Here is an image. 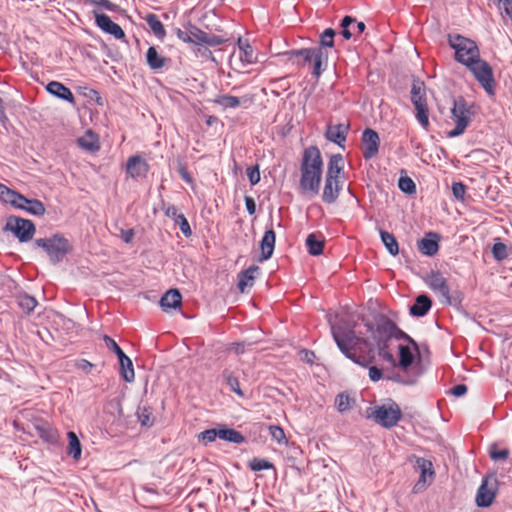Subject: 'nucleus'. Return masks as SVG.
Wrapping results in <instances>:
<instances>
[{"label":"nucleus","mask_w":512,"mask_h":512,"mask_svg":"<svg viewBox=\"0 0 512 512\" xmlns=\"http://www.w3.org/2000/svg\"><path fill=\"white\" fill-rule=\"evenodd\" d=\"M448 43L454 50L455 60L472 73L487 94L494 95L495 79L492 67L481 59L476 42L460 34H449Z\"/></svg>","instance_id":"nucleus-1"},{"label":"nucleus","mask_w":512,"mask_h":512,"mask_svg":"<svg viewBox=\"0 0 512 512\" xmlns=\"http://www.w3.org/2000/svg\"><path fill=\"white\" fill-rule=\"evenodd\" d=\"M300 189L304 195L316 196L320 190L323 173V160L319 149L310 146L305 149L300 166Z\"/></svg>","instance_id":"nucleus-2"},{"label":"nucleus","mask_w":512,"mask_h":512,"mask_svg":"<svg viewBox=\"0 0 512 512\" xmlns=\"http://www.w3.org/2000/svg\"><path fill=\"white\" fill-rule=\"evenodd\" d=\"M333 339L342 354L353 363L366 367L368 361L361 360L351 351L359 344H367V341L355 335L353 329L346 323L331 324Z\"/></svg>","instance_id":"nucleus-3"},{"label":"nucleus","mask_w":512,"mask_h":512,"mask_svg":"<svg viewBox=\"0 0 512 512\" xmlns=\"http://www.w3.org/2000/svg\"><path fill=\"white\" fill-rule=\"evenodd\" d=\"M343 177V158L340 154L332 155L328 162L322 193L324 203L332 204L337 200L343 186Z\"/></svg>","instance_id":"nucleus-4"},{"label":"nucleus","mask_w":512,"mask_h":512,"mask_svg":"<svg viewBox=\"0 0 512 512\" xmlns=\"http://www.w3.org/2000/svg\"><path fill=\"white\" fill-rule=\"evenodd\" d=\"M175 34L177 38L186 44H191L196 46H210L215 47L221 45L226 42L225 39L216 36L207 34L198 26L194 25L191 22H187L184 25V29L176 28Z\"/></svg>","instance_id":"nucleus-5"},{"label":"nucleus","mask_w":512,"mask_h":512,"mask_svg":"<svg viewBox=\"0 0 512 512\" xmlns=\"http://www.w3.org/2000/svg\"><path fill=\"white\" fill-rule=\"evenodd\" d=\"M366 417L384 428H392L401 420L402 412L395 402L390 401L367 408Z\"/></svg>","instance_id":"nucleus-6"},{"label":"nucleus","mask_w":512,"mask_h":512,"mask_svg":"<svg viewBox=\"0 0 512 512\" xmlns=\"http://www.w3.org/2000/svg\"><path fill=\"white\" fill-rule=\"evenodd\" d=\"M289 59L300 58L299 65L305 66L313 63V74L320 76L327 65L328 55L321 47L290 51Z\"/></svg>","instance_id":"nucleus-7"},{"label":"nucleus","mask_w":512,"mask_h":512,"mask_svg":"<svg viewBox=\"0 0 512 512\" xmlns=\"http://www.w3.org/2000/svg\"><path fill=\"white\" fill-rule=\"evenodd\" d=\"M35 244L45 251L49 260L54 264L62 261L71 250L68 240L59 234L37 239Z\"/></svg>","instance_id":"nucleus-8"},{"label":"nucleus","mask_w":512,"mask_h":512,"mask_svg":"<svg viewBox=\"0 0 512 512\" xmlns=\"http://www.w3.org/2000/svg\"><path fill=\"white\" fill-rule=\"evenodd\" d=\"M472 114L471 107L463 98L454 100L451 108V119L455 127L447 132V136L455 138L462 135L471 122Z\"/></svg>","instance_id":"nucleus-9"},{"label":"nucleus","mask_w":512,"mask_h":512,"mask_svg":"<svg viewBox=\"0 0 512 512\" xmlns=\"http://www.w3.org/2000/svg\"><path fill=\"white\" fill-rule=\"evenodd\" d=\"M426 89L424 82L416 80L411 89V101L416 109V119L425 129L429 128V110L426 103Z\"/></svg>","instance_id":"nucleus-10"},{"label":"nucleus","mask_w":512,"mask_h":512,"mask_svg":"<svg viewBox=\"0 0 512 512\" xmlns=\"http://www.w3.org/2000/svg\"><path fill=\"white\" fill-rule=\"evenodd\" d=\"M499 483L495 473L486 475L477 490L475 503L480 508L490 507L498 492Z\"/></svg>","instance_id":"nucleus-11"},{"label":"nucleus","mask_w":512,"mask_h":512,"mask_svg":"<svg viewBox=\"0 0 512 512\" xmlns=\"http://www.w3.org/2000/svg\"><path fill=\"white\" fill-rule=\"evenodd\" d=\"M4 230L11 232L20 243H27L32 240L36 228L31 220L10 216L6 220Z\"/></svg>","instance_id":"nucleus-12"},{"label":"nucleus","mask_w":512,"mask_h":512,"mask_svg":"<svg viewBox=\"0 0 512 512\" xmlns=\"http://www.w3.org/2000/svg\"><path fill=\"white\" fill-rule=\"evenodd\" d=\"M425 284L436 295L439 302L451 305L453 299L446 278L440 272L432 271L425 279Z\"/></svg>","instance_id":"nucleus-13"},{"label":"nucleus","mask_w":512,"mask_h":512,"mask_svg":"<svg viewBox=\"0 0 512 512\" xmlns=\"http://www.w3.org/2000/svg\"><path fill=\"white\" fill-rule=\"evenodd\" d=\"M367 328L371 331L372 338L374 339L378 348H380L382 344H384L388 339L392 337L398 338L405 335L390 321H383L382 323L378 324L375 329H373L370 325H367Z\"/></svg>","instance_id":"nucleus-14"},{"label":"nucleus","mask_w":512,"mask_h":512,"mask_svg":"<svg viewBox=\"0 0 512 512\" xmlns=\"http://www.w3.org/2000/svg\"><path fill=\"white\" fill-rule=\"evenodd\" d=\"M95 23L97 27L104 33L112 35L115 39H123L125 33L123 29L113 22L106 14L99 12L98 10L93 11Z\"/></svg>","instance_id":"nucleus-15"},{"label":"nucleus","mask_w":512,"mask_h":512,"mask_svg":"<svg viewBox=\"0 0 512 512\" xmlns=\"http://www.w3.org/2000/svg\"><path fill=\"white\" fill-rule=\"evenodd\" d=\"M363 156L370 159L377 155L379 150L380 139L373 129H365L362 134Z\"/></svg>","instance_id":"nucleus-16"},{"label":"nucleus","mask_w":512,"mask_h":512,"mask_svg":"<svg viewBox=\"0 0 512 512\" xmlns=\"http://www.w3.org/2000/svg\"><path fill=\"white\" fill-rule=\"evenodd\" d=\"M182 304V295L178 289L168 290L160 299L159 305L165 313L179 311Z\"/></svg>","instance_id":"nucleus-17"},{"label":"nucleus","mask_w":512,"mask_h":512,"mask_svg":"<svg viewBox=\"0 0 512 512\" xmlns=\"http://www.w3.org/2000/svg\"><path fill=\"white\" fill-rule=\"evenodd\" d=\"M149 171V164L139 155L128 158L126 172L132 179L145 177Z\"/></svg>","instance_id":"nucleus-18"},{"label":"nucleus","mask_w":512,"mask_h":512,"mask_svg":"<svg viewBox=\"0 0 512 512\" xmlns=\"http://www.w3.org/2000/svg\"><path fill=\"white\" fill-rule=\"evenodd\" d=\"M417 466L420 470V478L414 489L424 488L427 486L428 480L431 482L434 478L433 464L430 460L424 458H418L416 460Z\"/></svg>","instance_id":"nucleus-19"},{"label":"nucleus","mask_w":512,"mask_h":512,"mask_svg":"<svg viewBox=\"0 0 512 512\" xmlns=\"http://www.w3.org/2000/svg\"><path fill=\"white\" fill-rule=\"evenodd\" d=\"M406 339H408L413 347L407 346V345H400L399 346V367L403 371H407L408 368L413 364L414 362V351H417V345L416 343L407 335H404Z\"/></svg>","instance_id":"nucleus-20"},{"label":"nucleus","mask_w":512,"mask_h":512,"mask_svg":"<svg viewBox=\"0 0 512 512\" xmlns=\"http://www.w3.org/2000/svg\"><path fill=\"white\" fill-rule=\"evenodd\" d=\"M418 250L425 256H434L439 250V236L429 233L418 242Z\"/></svg>","instance_id":"nucleus-21"},{"label":"nucleus","mask_w":512,"mask_h":512,"mask_svg":"<svg viewBox=\"0 0 512 512\" xmlns=\"http://www.w3.org/2000/svg\"><path fill=\"white\" fill-rule=\"evenodd\" d=\"M46 90L48 93L61 100L67 101L70 104L75 103L74 95L70 89L58 81L49 82L46 86Z\"/></svg>","instance_id":"nucleus-22"},{"label":"nucleus","mask_w":512,"mask_h":512,"mask_svg":"<svg viewBox=\"0 0 512 512\" xmlns=\"http://www.w3.org/2000/svg\"><path fill=\"white\" fill-rule=\"evenodd\" d=\"M347 132L348 125L338 124L334 126H329L326 130L325 136L329 141L337 144L340 147H343L346 141Z\"/></svg>","instance_id":"nucleus-23"},{"label":"nucleus","mask_w":512,"mask_h":512,"mask_svg":"<svg viewBox=\"0 0 512 512\" xmlns=\"http://www.w3.org/2000/svg\"><path fill=\"white\" fill-rule=\"evenodd\" d=\"M275 247V233L273 230H267L261 241H260V251H261V257L260 261L268 260L274 251Z\"/></svg>","instance_id":"nucleus-24"},{"label":"nucleus","mask_w":512,"mask_h":512,"mask_svg":"<svg viewBox=\"0 0 512 512\" xmlns=\"http://www.w3.org/2000/svg\"><path fill=\"white\" fill-rule=\"evenodd\" d=\"M258 271L259 267L253 265L240 273L238 288L241 293H244L247 288H251L254 285L256 274L258 273Z\"/></svg>","instance_id":"nucleus-25"},{"label":"nucleus","mask_w":512,"mask_h":512,"mask_svg":"<svg viewBox=\"0 0 512 512\" xmlns=\"http://www.w3.org/2000/svg\"><path fill=\"white\" fill-rule=\"evenodd\" d=\"M77 143L88 152H97L100 149L98 136L91 130H88L82 137H79Z\"/></svg>","instance_id":"nucleus-26"},{"label":"nucleus","mask_w":512,"mask_h":512,"mask_svg":"<svg viewBox=\"0 0 512 512\" xmlns=\"http://www.w3.org/2000/svg\"><path fill=\"white\" fill-rule=\"evenodd\" d=\"M218 438L234 444H241L245 441L244 436L240 432L226 425L218 426Z\"/></svg>","instance_id":"nucleus-27"},{"label":"nucleus","mask_w":512,"mask_h":512,"mask_svg":"<svg viewBox=\"0 0 512 512\" xmlns=\"http://www.w3.org/2000/svg\"><path fill=\"white\" fill-rule=\"evenodd\" d=\"M237 45L240 50V62L241 67L251 65L255 62L254 52L251 45L247 40H243L241 37L237 40Z\"/></svg>","instance_id":"nucleus-28"},{"label":"nucleus","mask_w":512,"mask_h":512,"mask_svg":"<svg viewBox=\"0 0 512 512\" xmlns=\"http://www.w3.org/2000/svg\"><path fill=\"white\" fill-rule=\"evenodd\" d=\"M432 301L426 295H419L415 304L410 307V314L416 317H423L430 310Z\"/></svg>","instance_id":"nucleus-29"},{"label":"nucleus","mask_w":512,"mask_h":512,"mask_svg":"<svg viewBox=\"0 0 512 512\" xmlns=\"http://www.w3.org/2000/svg\"><path fill=\"white\" fill-rule=\"evenodd\" d=\"M121 376L127 383H132L135 379V372L131 359L123 353L118 357Z\"/></svg>","instance_id":"nucleus-30"},{"label":"nucleus","mask_w":512,"mask_h":512,"mask_svg":"<svg viewBox=\"0 0 512 512\" xmlns=\"http://www.w3.org/2000/svg\"><path fill=\"white\" fill-rule=\"evenodd\" d=\"M146 60L149 67L153 70H158L166 65V59L158 53L157 49L153 46L149 47L146 52Z\"/></svg>","instance_id":"nucleus-31"},{"label":"nucleus","mask_w":512,"mask_h":512,"mask_svg":"<svg viewBox=\"0 0 512 512\" xmlns=\"http://www.w3.org/2000/svg\"><path fill=\"white\" fill-rule=\"evenodd\" d=\"M68 438V448L67 454L71 456L74 460H79L81 458L82 447L81 443L75 432L70 431L67 433Z\"/></svg>","instance_id":"nucleus-32"},{"label":"nucleus","mask_w":512,"mask_h":512,"mask_svg":"<svg viewBox=\"0 0 512 512\" xmlns=\"http://www.w3.org/2000/svg\"><path fill=\"white\" fill-rule=\"evenodd\" d=\"M379 234L381 241L385 248L387 249V251L389 252V254L392 256H397L399 254V246L394 235L383 230H380Z\"/></svg>","instance_id":"nucleus-33"},{"label":"nucleus","mask_w":512,"mask_h":512,"mask_svg":"<svg viewBox=\"0 0 512 512\" xmlns=\"http://www.w3.org/2000/svg\"><path fill=\"white\" fill-rule=\"evenodd\" d=\"M308 252L312 256H319L323 253L324 240L311 233L306 238Z\"/></svg>","instance_id":"nucleus-34"},{"label":"nucleus","mask_w":512,"mask_h":512,"mask_svg":"<svg viewBox=\"0 0 512 512\" xmlns=\"http://www.w3.org/2000/svg\"><path fill=\"white\" fill-rule=\"evenodd\" d=\"M148 26L153 31V33L159 38L163 39L166 35L165 28L161 21L154 14H148L145 18Z\"/></svg>","instance_id":"nucleus-35"},{"label":"nucleus","mask_w":512,"mask_h":512,"mask_svg":"<svg viewBox=\"0 0 512 512\" xmlns=\"http://www.w3.org/2000/svg\"><path fill=\"white\" fill-rule=\"evenodd\" d=\"M17 303L27 314H30L37 306L36 299L26 293H21L17 296Z\"/></svg>","instance_id":"nucleus-36"},{"label":"nucleus","mask_w":512,"mask_h":512,"mask_svg":"<svg viewBox=\"0 0 512 512\" xmlns=\"http://www.w3.org/2000/svg\"><path fill=\"white\" fill-rule=\"evenodd\" d=\"M214 103L223 109L236 108L240 105V100L236 96L219 95L214 99Z\"/></svg>","instance_id":"nucleus-37"},{"label":"nucleus","mask_w":512,"mask_h":512,"mask_svg":"<svg viewBox=\"0 0 512 512\" xmlns=\"http://www.w3.org/2000/svg\"><path fill=\"white\" fill-rule=\"evenodd\" d=\"M24 210L34 216H43L46 212L44 204L37 199H28Z\"/></svg>","instance_id":"nucleus-38"},{"label":"nucleus","mask_w":512,"mask_h":512,"mask_svg":"<svg viewBox=\"0 0 512 512\" xmlns=\"http://www.w3.org/2000/svg\"><path fill=\"white\" fill-rule=\"evenodd\" d=\"M17 195V191L12 190L5 186L4 184L0 183V200L2 202H4L5 204H10L12 206L15 202V198Z\"/></svg>","instance_id":"nucleus-39"},{"label":"nucleus","mask_w":512,"mask_h":512,"mask_svg":"<svg viewBox=\"0 0 512 512\" xmlns=\"http://www.w3.org/2000/svg\"><path fill=\"white\" fill-rule=\"evenodd\" d=\"M335 31L332 28H327L320 35V46L324 51V48H332L334 46Z\"/></svg>","instance_id":"nucleus-40"},{"label":"nucleus","mask_w":512,"mask_h":512,"mask_svg":"<svg viewBox=\"0 0 512 512\" xmlns=\"http://www.w3.org/2000/svg\"><path fill=\"white\" fill-rule=\"evenodd\" d=\"M352 399L347 394H339L335 400V405L339 413H345L351 408Z\"/></svg>","instance_id":"nucleus-41"},{"label":"nucleus","mask_w":512,"mask_h":512,"mask_svg":"<svg viewBox=\"0 0 512 512\" xmlns=\"http://www.w3.org/2000/svg\"><path fill=\"white\" fill-rule=\"evenodd\" d=\"M268 430L272 439L279 445H286L288 443L284 430L280 426L271 425Z\"/></svg>","instance_id":"nucleus-42"},{"label":"nucleus","mask_w":512,"mask_h":512,"mask_svg":"<svg viewBox=\"0 0 512 512\" xmlns=\"http://www.w3.org/2000/svg\"><path fill=\"white\" fill-rule=\"evenodd\" d=\"M137 417L142 426L150 427L153 425V416L149 408H140L137 412Z\"/></svg>","instance_id":"nucleus-43"},{"label":"nucleus","mask_w":512,"mask_h":512,"mask_svg":"<svg viewBox=\"0 0 512 512\" xmlns=\"http://www.w3.org/2000/svg\"><path fill=\"white\" fill-rule=\"evenodd\" d=\"M492 254L493 257L498 261L506 259L508 257L507 246L500 241L495 242L492 247Z\"/></svg>","instance_id":"nucleus-44"},{"label":"nucleus","mask_w":512,"mask_h":512,"mask_svg":"<svg viewBox=\"0 0 512 512\" xmlns=\"http://www.w3.org/2000/svg\"><path fill=\"white\" fill-rule=\"evenodd\" d=\"M249 466L253 471L270 470L274 467L270 461L262 458H253Z\"/></svg>","instance_id":"nucleus-45"},{"label":"nucleus","mask_w":512,"mask_h":512,"mask_svg":"<svg viewBox=\"0 0 512 512\" xmlns=\"http://www.w3.org/2000/svg\"><path fill=\"white\" fill-rule=\"evenodd\" d=\"M398 187L406 194H413L416 191L415 183L409 177H401L398 181Z\"/></svg>","instance_id":"nucleus-46"},{"label":"nucleus","mask_w":512,"mask_h":512,"mask_svg":"<svg viewBox=\"0 0 512 512\" xmlns=\"http://www.w3.org/2000/svg\"><path fill=\"white\" fill-rule=\"evenodd\" d=\"M489 455H490V458L494 461L506 460L509 456V450H507V449L498 450L497 446L495 444H493L489 448Z\"/></svg>","instance_id":"nucleus-47"},{"label":"nucleus","mask_w":512,"mask_h":512,"mask_svg":"<svg viewBox=\"0 0 512 512\" xmlns=\"http://www.w3.org/2000/svg\"><path fill=\"white\" fill-rule=\"evenodd\" d=\"M218 437V427L215 429H208L201 432L198 435V438L202 440L205 444L212 443Z\"/></svg>","instance_id":"nucleus-48"},{"label":"nucleus","mask_w":512,"mask_h":512,"mask_svg":"<svg viewBox=\"0 0 512 512\" xmlns=\"http://www.w3.org/2000/svg\"><path fill=\"white\" fill-rule=\"evenodd\" d=\"M193 53L196 57H202L204 59L210 60L212 62H215V58L213 56V53L204 46H196L193 49Z\"/></svg>","instance_id":"nucleus-49"},{"label":"nucleus","mask_w":512,"mask_h":512,"mask_svg":"<svg viewBox=\"0 0 512 512\" xmlns=\"http://www.w3.org/2000/svg\"><path fill=\"white\" fill-rule=\"evenodd\" d=\"M94 6H102L109 11H119L120 7L109 0H85Z\"/></svg>","instance_id":"nucleus-50"},{"label":"nucleus","mask_w":512,"mask_h":512,"mask_svg":"<svg viewBox=\"0 0 512 512\" xmlns=\"http://www.w3.org/2000/svg\"><path fill=\"white\" fill-rule=\"evenodd\" d=\"M175 223L179 226L181 232L184 234L185 237H190L192 235L190 225L183 214L177 218Z\"/></svg>","instance_id":"nucleus-51"},{"label":"nucleus","mask_w":512,"mask_h":512,"mask_svg":"<svg viewBox=\"0 0 512 512\" xmlns=\"http://www.w3.org/2000/svg\"><path fill=\"white\" fill-rule=\"evenodd\" d=\"M103 340L105 342L106 347L109 350L113 351L117 355V358L124 353L122 349L118 346V344L111 337L104 335Z\"/></svg>","instance_id":"nucleus-52"},{"label":"nucleus","mask_w":512,"mask_h":512,"mask_svg":"<svg viewBox=\"0 0 512 512\" xmlns=\"http://www.w3.org/2000/svg\"><path fill=\"white\" fill-rule=\"evenodd\" d=\"M355 22V19L351 16H345L342 19L341 26H342V35L345 39H350L352 37L351 31L348 29V26Z\"/></svg>","instance_id":"nucleus-53"},{"label":"nucleus","mask_w":512,"mask_h":512,"mask_svg":"<svg viewBox=\"0 0 512 512\" xmlns=\"http://www.w3.org/2000/svg\"><path fill=\"white\" fill-rule=\"evenodd\" d=\"M225 378H226V382H227L228 386L231 388V390L233 392H235L237 395L243 396V392L240 389V384H239V381L237 380V378H235L231 374L225 375Z\"/></svg>","instance_id":"nucleus-54"},{"label":"nucleus","mask_w":512,"mask_h":512,"mask_svg":"<svg viewBox=\"0 0 512 512\" xmlns=\"http://www.w3.org/2000/svg\"><path fill=\"white\" fill-rule=\"evenodd\" d=\"M162 210H163L165 216L173 219L174 222L177 220L178 217H180L182 215L181 213L177 212V209L174 205L163 203Z\"/></svg>","instance_id":"nucleus-55"},{"label":"nucleus","mask_w":512,"mask_h":512,"mask_svg":"<svg viewBox=\"0 0 512 512\" xmlns=\"http://www.w3.org/2000/svg\"><path fill=\"white\" fill-rule=\"evenodd\" d=\"M498 8L504 10V14L512 21V0H497Z\"/></svg>","instance_id":"nucleus-56"},{"label":"nucleus","mask_w":512,"mask_h":512,"mask_svg":"<svg viewBox=\"0 0 512 512\" xmlns=\"http://www.w3.org/2000/svg\"><path fill=\"white\" fill-rule=\"evenodd\" d=\"M247 176L251 185H256L260 181V172L258 166L248 168Z\"/></svg>","instance_id":"nucleus-57"},{"label":"nucleus","mask_w":512,"mask_h":512,"mask_svg":"<svg viewBox=\"0 0 512 512\" xmlns=\"http://www.w3.org/2000/svg\"><path fill=\"white\" fill-rule=\"evenodd\" d=\"M465 185L461 182H454L452 184V193L455 198L463 200L465 195Z\"/></svg>","instance_id":"nucleus-58"},{"label":"nucleus","mask_w":512,"mask_h":512,"mask_svg":"<svg viewBox=\"0 0 512 512\" xmlns=\"http://www.w3.org/2000/svg\"><path fill=\"white\" fill-rule=\"evenodd\" d=\"M369 378L373 382H377L382 378V370L376 366H371L368 372Z\"/></svg>","instance_id":"nucleus-59"},{"label":"nucleus","mask_w":512,"mask_h":512,"mask_svg":"<svg viewBox=\"0 0 512 512\" xmlns=\"http://www.w3.org/2000/svg\"><path fill=\"white\" fill-rule=\"evenodd\" d=\"M76 367L88 374L92 370L93 364L86 359H80L76 362Z\"/></svg>","instance_id":"nucleus-60"},{"label":"nucleus","mask_w":512,"mask_h":512,"mask_svg":"<svg viewBox=\"0 0 512 512\" xmlns=\"http://www.w3.org/2000/svg\"><path fill=\"white\" fill-rule=\"evenodd\" d=\"M27 201H28V199L25 196L18 193V195L15 198V202L12 206L16 209L24 210L25 206L27 204Z\"/></svg>","instance_id":"nucleus-61"},{"label":"nucleus","mask_w":512,"mask_h":512,"mask_svg":"<svg viewBox=\"0 0 512 512\" xmlns=\"http://www.w3.org/2000/svg\"><path fill=\"white\" fill-rule=\"evenodd\" d=\"M467 392V386L464 385V384H459V385H456L454 386L451 390H450V393L455 396V397H461L463 395H465Z\"/></svg>","instance_id":"nucleus-62"},{"label":"nucleus","mask_w":512,"mask_h":512,"mask_svg":"<svg viewBox=\"0 0 512 512\" xmlns=\"http://www.w3.org/2000/svg\"><path fill=\"white\" fill-rule=\"evenodd\" d=\"M300 359L306 363L312 364L315 358V355L313 352L308 350H302L299 353Z\"/></svg>","instance_id":"nucleus-63"},{"label":"nucleus","mask_w":512,"mask_h":512,"mask_svg":"<svg viewBox=\"0 0 512 512\" xmlns=\"http://www.w3.org/2000/svg\"><path fill=\"white\" fill-rule=\"evenodd\" d=\"M245 206H246V210L247 212L250 214V215H253L256 211V205H255V202L254 200L251 198V197H246L245 198Z\"/></svg>","instance_id":"nucleus-64"}]
</instances>
